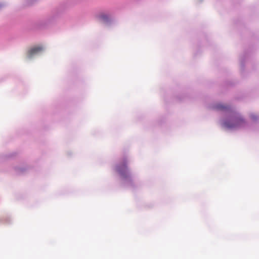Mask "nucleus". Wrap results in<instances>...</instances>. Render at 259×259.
Wrapping results in <instances>:
<instances>
[{"label":"nucleus","mask_w":259,"mask_h":259,"mask_svg":"<svg viewBox=\"0 0 259 259\" xmlns=\"http://www.w3.org/2000/svg\"><path fill=\"white\" fill-rule=\"evenodd\" d=\"M116 170L123 178H126L130 176L129 170L127 166V161L126 159H124L121 163L116 166Z\"/></svg>","instance_id":"f257e3e1"},{"label":"nucleus","mask_w":259,"mask_h":259,"mask_svg":"<svg viewBox=\"0 0 259 259\" xmlns=\"http://www.w3.org/2000/svg\"><path fill=\"white\" fill-rule=\"evenodd\" d=\"M245 123L244 120L241 117H235L232 119V121H225L224 125L228 128H236L243 125Z\"/></svg>","instance_id":"f03ea898"},{"label":"nucleus","mask_w":259,"mask_h":259,"mask_svg":"<svg viewBox=\"0 0 259 259\" xmlns=\"http://www.w3.org/2000/svg\"><path fill=\"white\" fill-rule=\"evenodd\" d=\"M43 47L41 46H37L31 48L27 53L28 56L31 57L33 55L37 54V53L43 51Z\"/></svg>","instance_id":"7ed1b4c3"},{"label":"nucleus","mask_w":259,"mask_h":259,"mask_svg":"<svg viewBox=\"0 0 259 259\" xmlns=\"http://www.w3.org/2000/svg\"><path fill=\"white\" fill-rule=\"evenodd\" d=\"M215 108L219 110H222V111H226L228 109V107L223 105L222 104H219L217 105L215 107Z\"/></svg>","instance_id":"20e7f679"},{"label":"nucleus","mask_w":259,"mask_h":259,"mask_svg":"<svg viewBox=\"0 0 259 259\" xmlns=\"http://www.w3.org/2000/svg\"><path fill=\"white\" fill-rule=\"evenodd\" d=\"M100 17L101 19H102L104 20L107 19V17L105 15H101Z\"/></svg>","instance_id":"39448f33"}]
</instances>
